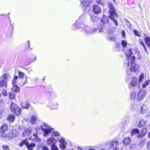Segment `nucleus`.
I'll list each match as a JSON object with an SVG mask.
<instances>
[{
  "label": "nucleus",
  "instance_id": "60",
  "mask_svg": "<svg viewBox=\"0 0 150 150\" xmlns=\"http://www.w3.org/2000/svg\"><path fill=\"white\" fill-rule=\"evenodd\" d=\"M77 150H83V149H82L81 147L80 146H78L77 147Z\"/></svg>",
  "mask_w": 150,
  "mask_h": 150
},
{
  "label": "nucleus",
  "instance_id": "50",
  "mask_svg": "<svg viewBox=\"0 0 150 150\" xmlns=\"http://www.w3.org/2000/svg\"><path fill=\"white\" fill-rule=\"evenodd\" d=\"M36 60V57H35V58L31 59V61H30V62L28 64H27V65H29L31 62H34V61H35Z\"/></svg>",
  "mask_w": 150,
  "mask_h": 150
},
{
  "label": "nucleus",
  "instance_id": "44",
  "mask_svg": "<svg viewBox=\"0 0 150 150\" xmlns=\"http://www.w3.org/2000/svg\"><path fill=\"white\" fill-rule=\"evenodd\" d=\"M109 38L110 40L111 41H115V38L112 35H110L109 36Z\"/></svg>",
  "mask_w": 150,
  "mask_h": 150
},
{
  "label": "nucleus",
  "instance_id": "8",
  "mask_svg": "<svg viewBox=\"0 0 150 150\" xmlns=\"http://www.w3.org/2000/svg\"><path fill=\"white\" fill-rule=\"evenodd\" d=\"M107 144L109 145V148L110 149L112 148L115 146V148L113 149V150H118L119 149V148L117 147L119 145V142L113 139L108 142Z\"/></svg>",
  "mask_w": 150,
  "mask_h": 150
},
{
  "label": "nucleus",
  "instance_id": "37",
  "mask_svg": "<svg viewBox=\"0 0 150 150\" xmlns=\"http://www.w3.org/2000/svg\"><path fill=\"white\" fill-rule=\"evenodd\" d=\"M51 150H58V148L56 144L51 146Z\"/></svg>",
  "mask_w": 150,
  "mask_h": 150
},
{
  "label": "nucleus",
  "instance_id": "11",
  "mask_svg": "<svg viewBox=\"0 0 150 150\" xmlns=\"http://www.w3.org/2000/svg\"><path fill=\"white\" fill-rule=\"evenodd\" d=\"M92 8L93 13L95 15L99 14L101 11V8L98 5H93L92 6Z\"/></svg>",
  "mask_w": 150,
  "mask_h": 150
},
{
  "label": "nucleus",
  "instance_id": "54",
  "mask_svg": "<svg viewBox=\"0 0 150 150\" xmlns=\"http://www.w3.org/2000/svg\"><path fill=\"white\" fill-rule=\"evenodd\" d=\"M18 78V76L15 75V76H14L13 79H14V80H17Z\"/></svg>",
  "mask_w": 150,
  "mask_h": 150
},
{
  "label": "nucleus",
  "instance_id": "32",
  "mask_svg": "<svg viewBox=\"0 0 150 150\" xmlns=\"http://www.w3.org/2000/svg\"><path fill=\"white\" fill-rule=\"evenodd\" d=\"M144 77V74L142 73L139 76V83L140 84L142 82V81Z\"/></svg>",
  "mask_w": 150,
  "mask_h": 150
},
{
  "label": "nucleus",
  "instance_id": "39",
  "mask_svg": "<svg viewBox=\"0 0 150 150\" xmlns=\"http://www.w3.org/2000/svg\"><path fill=\"white\" fill-rule=\"evenodd\" d=\"M96 3L97 4H100L101 5H102V6H103L105 4V3L104 2L101 0H96Z\"/></svg>",
  "mask_w": 150,
  "mask_h": 150
},
{
  "label": "nucleus",
  "instance_id": "41",
  "mask_svg": "<svg viewBox=\"0 0 150 150\" xmlns=\"http://www.w3.org/2000/svg\"><path fill=\"white\" fill-rule=\"evenodd\" d=\"M2 149L3 150H9V146L6 145H4L2 146Z\"/></svg>",
  "mask_w": 150,
  "mask_h": 150
},
{
  "label": "nucleus",
  "instance_id": "63",
  "mask_svg": "<svg viewBox=\"0 0 150 150\" xmlns=\"http://www.w3.org/2000/svg\"><path fill=\"white\" fill-rule=\"evenodd\" d=\"M131 26H132L131 24V23H129V25H128V28L129 29H130L131 28Z\"/></svg>",
  "mask_w": 150,
  "mask_h": 150
},
{
  "label": "nucleus",
  "instance_id": "48",
  "mask_svg": "<svg viewBox=\"0 0 150 150\" xmlns=\"http://www.w3.org/2000/svg\"><path fill=\"white\" fill-rule=\"evenodd\" d=\"M115 47L117 49H118L120 47V44L119 43H115Z\"/></svg>",
  "mask_w": 150,
  "mask_h": 150
},
{
  "label": "nucleus",
  "instance_id": "24",
  "mask_svg": "<svg viewBox=\"0 0 150 150\" xmlns=\"http://www.w3.org/2000/svg\"><path fill=\"white\" fill-rule=\"evenodd\" d=\"M15 117L13 114H10L8 115L7 117V120L8 121L13 122L15 120Z\"/></svg>",
  "mask_w": 150,
  "mask_h": 150
},
{
  "label": "nucleus",
  "instance_id": "2",
  "mask_svg": "<svg viewBox=\"0 0 150 150\" xmlns=\"http://www.w3.org/2000/svg\"><path fill=\"white\" fill-rule=\"evenodd\" d=\"M109 22V20L107 17L104 15L103 17L101 18L100 22L97 25V28H93L92 31L91 28L86 25H85V27L82 29L84 32L87 34H92L95 33L97 30L99 29L98 32L99 33H103L105 29H107L108 26H106Z\"/></svg>",
  "mask_w": 150,
  "mask_h": 150
},
{
  "label": "nucleus",
  "instance_id": "17",
  "mask_svg": "<svg viewBox=\"0 0 150 150\" xmlns=\"http://www.w3.org/2000/svg\"><path fill=\"white\" fill-rule=\"evenodd\" d=\"M131 142V140L130 137H126L122 141L123 144L124 146H127Z\"/></svg>",
  "mask_w": 150,
  "mask_h": 150
},
{
  "label": "nucleus",
  "instance_id": "15",
  "mask_svg": "<svg viewBox=\"0 0 150 150\" xmlns=\"http://www.w3.org/2000/svg\"><path fill=\"white\" fill-rule=\"evenodd\" d=\"M147 129L146 128H142V133H140L137 135V137L138 138H142L144 137L146 134Z\"/></svg>",
  "mask_w": 150,
  "mask_h": 150
},
{
  "label": "nucleus",
  "instance_id": "28",
  "mask_svg": "<svg viewBox=\"0 0 150 150\" xmlns=\"http://www.w3.org/2000/svg\"><path fill=\"white\" fill-rule=\"evenodd\" d=\"M37 119V117L36 116L34 115H33L31 117L30 122L33 124H35L36 123Z\"/></svg>",
  "mask_w": 150,
  "mask_h": 150
},
{
  "label": "nucleus",
  "instance_id": "61",
  "mask_svg": "<svg viewBox=\"0 0 150 150\" xmlns=\"http://www.w3.org/2000/svg\"><path fill=\"white\" fill-rule=\"evenodd\" d=\"M83 6V7H82V9H83V11H84L85 10H86V8L87 7L84 6Z\"/></svg>",
  "mask_w": 150,
  "mask_h": 150
},
{
  "label": "nucleus",
  "instance_id": "1",
  "mask_svg": "<svg viewBox=\"0 0 150 150\" xmlns=\"http://www.w3.org/2000/svg\"><path fill=\"white\" fill-rule=\"evenodd\" d=\"M43 126L45 128H43L42 125L40 126V127H35V133H34L33 136L34 137L35 141L37 142H40L41 141L40 139L39 138L37 133L38 132L41 130L43 132V136L44 137H46L49 135L50 133L52 132L51 135L55 137L59 136L60 135L59 133L57 131H54V129L52 128V127L49 126L47 124L45 123H43Z\"/></svg>",
  "mask_w": 150,
  "mask_h": 150
},
{
  "label": "nucleus",
  "instance_id": "14",
  "mask_svg": "<svg viewBox=\"0 0 150 150\" xmlns=\"http://www.w3.org/2000/svg\"><path fill=\"white\" fill-rule=\"evenodd\" d=\"M32 132V129L31 128L28 127L25 128L23 132V136H30V134Z\"/></svg>",
  "mask_w": 150,
  "mask_h": 150
},
{
  "label": "nucleus",
  "instance_id": "49",
  "mask_svg": "<svg viewBox=\"0 0 150 150\" xmlns=\"http://www.w3.org/2000/svg\"><path fill=\"white\" fill-rule=\"evenodd\" d=\"M138 58L139 59H140L141 58V55L140 54L139 52H138L137 53Z\"/></svg>",
  "mask_w": 150,
  "mask_h": 150
},
{
  "label": "nucleus",
  "instance_id": "23",
  "mask_svg": "<svg viewBox=\"0 0 150 150\" xmlns=\"http://www.w3.org/2000/svg\"><path fill=\"white\" fill-rule=\"evenodd\" d=\"M11 90L13 92H18L20 90V88L17 85H13Z\"/></svg>",
  "mask_w": 150,
  "mask_h": 150
},
{
  "label": "nucleus",
  "instance_id": "55",
  "mask_svg": "<svg viewBox=\"0 0 150 150\" xmlns=\"http://www.w3.org/2000/svg\"><path fill=\"white\" fill-rule=\"evenodd\" d=\"M108 32L109 33L112 34L113 33L112 30H111L110 29H109L108 30Z\"/></svg>",
  "mask_w": 150,
  "mask_h": 150
},
{
  "label": "nucleus",
  "instance_id": "31",
  "mask_svg": "<svg viewBox=\"0 0 150 150\" xmlns=\"http://www.w3.org/2000/svg\"><path fill=\"white\" fill-rule=\"evenodd\" d=\"M127 42L126 40H122L121 41V45L123 48H125L127 47Z\"/></svg>",
  "mask_w": 150,
  "mask_h": 150
},
{
  "label": "nucleus",
  "instance_id": "36",
  "mask_svg": "<svg viewBox=\"0 0 150 150\" xmlns=\"http://www.w3.org/2000/svg\"><path fill=\"white\" fill-rule=\"evenodd\" d=\"M81 3L83 6L88 7L89 6L88 3L87 1H81Z\"/></svg>",
  "mask_w": 150,
  "mask_h": 150
},
{
  "label": "nucleus",
  "instance_id": "4",
  "mask_svg": "<svg viewBox=\"0 0 150 150\" xmlns=\"http://www.w3.org/2000/svg\"><path fill=\"white\" fill-rule=\"evenodd\" d=\"M86 19L85 13H83L79 17L76 23H74L72 26V29L74 30L76 29H81L82 30L85 26V22Z\"/></svg>",
  "mask_w": 150,
  "mask_h": 150
},
{
  "label": "nucleus",
  "instance_id": "6",
  "mask_svg": "<svg viewBox=\"0 0 150 150\" xmlns=\"http://www.w3.org/2000/svg\"><path fill=\"white\" fill-rule=\"evenodd\" d=\"M136 58L134 56H132V57L130 60V70L131 72H135L138 71L139 67L135 63Z\"/></svg>",
  "mask_w": 150,
  "mask_h": 150
},
{
  "label": "nucleus",
  "instance_id": "38",
  "mask_svg": "<svg viewBox=\"0 0 150 150\" xmlns=\"http://www.w3.org/2000/svg\"><path fill=\"white\" fill-rule=\"evenodd\" d=\"M17 132L16 130H13L12 131V132H11V135L13 137H16V136L17 135Z\"/></svg>",
  "mask_w": 150,
  "mask_h": 150
},
{
  "label": "nucleus",
  "instance_id": "46",
  "mask_svg": "<svg viewBox=\"0 0 150 150\" xmlns=\"http://www.w3.org/2000/svg\"><path fill=\"white\" fill-rule=\"evenodd\" d=\"M121 35L123 38H124L126 36V34L124 30H122L121 31Z\"/></svg>",
  "mask_w": 150,
  "mask_h": 150
},
{
  "label": "nucleus",
  "instance_id": "27",
  "mask_svg": "<svg viewBox=\"0 0 150 150\" xmlns=\"http://www.w3.org/2000/svg\"><path fill=\"white\" fill-rule=\"evenodd\" d=\"M18 107L14 103L11 101L10 104V108L11 112L14 110V109Z\"/></svg>",
  "mask_w": 150,
  "mask_h": 150
},
{
  "label": "nucleus",
  "instance_id": "52",
  "mask_svg": "<svg viewBox=\"0 0 150 150\" xmlns=\"http://www.w3.org/2000/svg\"><path fill=\"white\" fill-rule=\"evenodd\" d=\"M16 80H14L13 79L12 81V85H16Z\"/></svg>",
  "mask_w": 150,
  "mask_h": 150
},
{
  "label": "nucleus",
  "instance_id": "47",
  "mask_svg": "<svg viewBox=\"0 0 150 150\" xmlns=\"http://www.w3.org/2000/svg\"><path fill=\"white\" fill-rule=\"evenodd\" d=\"M10 24H11V25L10 26L9 28L11 29V33H12L13 32V30L14 29V27L13 26V25L11 23Z\"/></svg>",
  "mask_w": 150,
  "mask_h": 150
},
{
  "label": "nucleus",
  "instance_id": "20",
  "mask_svg": "<svg viewBox=\"0 0 150 150\" xmlns=\"http://www.w3.org/2000/svg\"><path fill=\"white\" fill-rule=\"evenodd\" d=\"M137 79L134 77H133L132 81L130 82V84L131 87H134L137 85Z\"/></svg>",
  "mask_w": 150,
  "mask_h": 150
},
{
  "label": "nucleus",
  "instance_id": "5",
  "mask_svg": "<svg viewBox=\"0 0 150 150\" xmlns=\"http://www.w3.org/2000/svg\"><path fill=\"white\" fill-rule=\"evenodd\" d=\"M144 43L143 41L141 39H139V42L140 44L142 46L144 52L147 54H148V51L146 45L148 47L150 48V37L146 34H144Z\"/></svg>",
  "mask_w": 150,
  "mask_h": 150
},
{
  "label": "nucleus",
  "instance_id": "42",
  "mask_svg": "<svg viewBox=\"0 0 150 150\" xmlns=\"http://www.w3.org/2000/svg\"><path fill=\"white\" fill-rule=\"evenodd\" d=\"M18 74L19 76L21 78H23L24 76V75H25V74L21 71H19Z\"/></svg>",
  "mask_w": 150,
  "mask_h": 150
},
{
  "label": "nucleus",
  "instance_id": "3",
  "mask_svg": "<svg viewBox=\"0 0 150 150\" xmlns=\"http://www.w3.org/2000/svg\"><path fill=\"white\" fill-rule=\"evenodd\" d=\"M108 5L109 10L108 13L109 14V16H107L108 20V18L111 19L114 23L115 25L117 26L118 25V23L117 21L115 18V17H117V14L116 11V10L115 7L113 6L112 4L110 2H108ZM107 17V16H106ZM109 21V20H108ZM109 22L108 24H107L106 26H108L107 29H105V30H107L109 27L108 25L109 24Z\"/></svg>",
  "mask_w": 150,
  "mask_h": 150
},
{
  "label": "nucleus",
  "instance_id": "53",
  "mask_svg": "<svg viewBox=\"0 0 150 150\" xmlns=\"http://www.w3.org/2000/svg\"><path fill=\"white\" fill-rule=\"evenodd\" d=\"M24 144V143L22 142V141L21 142L18 144V145L21 147H22L23 145Z\"/></svg>",
  "mask_w": 150,
  "mask_h": 150
},
{
  "label": "nucleus",
  "instance_id": "56",
  "mask_svg": "<svg viewBox=\"0 0 150 150\" xmlns=\"http://www.w3.org/2000/svg\"><path fill=\"white\" fill-rule=\"evenodd\" d=\"M125 22H126V23L127 24V25H128V24L129 23H130L129 22V21L127 19H125Z\"/></svg>",
  "mask_w": 150,
  "mask_h": 150
},
{
  "label": "nucleus",
  "instance_id": "16",
  "mask_svg": "<svg viewBox=\"0 0 150 150\" xmlns=\"http://www.w3.org/2000/svg\"><path fill=\"white\" fill-rule=\"evenodd\" d=\"M37 150H49L48 147L45 146L42 144H40L37 146Z\"/></svg>",
  "mask_w": 150,
  "mask_h": 150
},
{
  "label": "nucleus",
  "instance_id": "43",
  "mask_svg": "<svg viewBox=\"0 0 150 150\" xmlns=\"http://www.w3.org/2000/svg\"><path fill=\"white\" fill-rule=\"evenodd\" d=\"M22 141V142H23L24 143V144L26 146L29 143L28 142L27 140L26 139H23V140Z\"/></svg>",
  "mask_w": 150,
  "mask_h": 150
},
{
  "label": "nucleus",
  "instance_id": "19",
  "mask_svg": "<svg viewBox=\"0 0 150 150\" xmlns=\"http://www.w3.org/2000/svg\"><path fill=\"white\" fill-rule=\"evenodd\" d=\"M8 129V126L7 124H4L0 127V132L3 133L6 131Z\"/></svg>",
  "mask_w": 150,
  "mask_h": 150
},
{
  "label": "nucleus",
  "instance_id": "22",
  "mask_svg": "<svg viewBox=\"0 0 150 150\" xmlns=\"http://www.w3.org/2000/svg\"><path fill=\"white\" fill-rule=\"evenodd\" d=\"M141 113L143 114L145 113H147V108L146 106L143 105L141 108Z\"/></svg>",
  "mask_w": 150,
  "mask_h": 150
},
{
  "label": "nucleus",
  "instance_id": "7",
  "mask_svg": "<svg viewBox=\"0 0 150 150\" xmlns=\"http://www.w3.org/2000/svg\"><path fill=\"white\" fill-rule=\"evenodd\" d=\"M0 81V87H4L6 88L7 87V75L5 74L3 75L2 77L1 78Z\"/></svg>",
  "mask_w": 150,
  "mask_h": 150
},
{
  "label": "nucleus",
  "instance_id": "64",
  "mask_svg": "<svg viewBox=\"0 0 150 150\" xmlns=\"http://www.w3.org/2000/svg\"><path fill=\"white\" fill-rule=\"evenodd\" d=\"M148 137L149 138H150V132L148 133Z\"/></svg>",
  "mask_w": 150,
  "mask_h": 150
},
{
  "label": "nucleus",
  "instance_id": "29",
  "mask_svg": "<svg viewBox=\"0 0 150 150\" xmlns=\"http://www.w3.org/2000/svg\"><path fill=\"white\" fill-rule=\"evenodd\" d=\"M137 96V92L134 91H132L130 95L131 99L134 100L136 98Z\"/></svg>",
  "mask_w": 150,
  "mask_h": 150
},
{
  "label": "nucleus",
  "instance_id": "59",
  "mask_svg": "<svg viewBox=\"0 0 150 150\" xmlns=\"http://www.w3.org/2000/svg\"><path fill=\"white\" fill-rule=\"evenodd\" d=\"M52 93H54V92H47L48 95H49L50 96H51V95L52 94Z\"/></svg>",
  "mask_w": 150,
  "mask_h": 150
},
{
  "label": "nucleus",
  "instance_id": "18",
  "mask_svg": "<svg viewBox=\"0 0 150 150\" xmlns=\"http://www.w3.org/2000/svg\"><path fill=\"white\" fill-rule=\"evenodd\" d=\"M22 108L23 109H28L30 106V104L27 102H23L21 103Z\"/></svg>",
  "mask_w": 150,
  "mask_h": 150
},
{
  "label": "nucleus",
  "instance_id": "51",
  "mask_svg": "<svg viewBox=\"0 0 150 150\" xmlns=\"http://www.w3.org/2000/svg\"><path fill=\"white\" fill-rule=\"evenodd\" d=\"M147 148L148 149H150V141L148 142L147 144Z\"/></svg>",
  "mask_w": 150,
  "mask_h": 150
},
{
  "label": "nucleus",
  "instance_id": "12",
  "mask_svg": "<svg viewBox=\"0 0 150 150\" xmlns=\"http://www.w3.org/2000/svg\"><path fill=\"white\" fill-rule=\"evenodd\" d=\"M58 142L60 143L59 144L60 148L62 149H65L66 148V145L67 144V142L62 137L58 140Z\"/></svg>",
  "mask_w": 150,
  "mask_h": 150
},
{
  "label": "nucleus",
  "instance_id": "33",
  "mask_svg": "<svg viewBox=\"0 0 150 150\" xmlns=\"http://www.w3.org/2000/svg\"><path fill=\"white\" fill-rule=\"evenodd\" d=\"M149 80H146L144 83L142 85V87L143 88H145L146 86L149 85V84L150 83Z\"/></svg>",
  "mask_w": 150,
  "mask_h": 150
},
{
  "label": "nucleus",
  "instance_id": "40",
  "mask_svg": "<svg viewBox=\"0 0 150 150\" xmlns=\"http://www.w3.org/2000/svg\"><path fill=\"white\" fill-rule=\"evenodd\" d=\"M91 18L92 21L93 22H95L97 19V18L94 16H91Z\"/></svg>",
  "mask_w": 150,
  "mask_h": 150
},
{
  "label": "nucleus",
  "instance_id": "62",
  "mask_svg": "<svg viewBox=\"0 0 150 150\" xmlns=\"http://www.w3.org/2000/svg\"><path fill=\"white\" fill-rule=\"evenodd\" d=\"M27 42L28 44V48L30 47V41H27Z\"/></svg>",
  "mask_w": 150,
  "mask_h": 150
},
{
  "label": "nucleus",
  "instance_id": "26",
  "mask_svg": "<svg viewBox=\"0 0 150 150\" xmlns=\"http://www.w3.org/2000/svg\"><path fill=\"white\" fill-rule=\"evenodd\" d=\"M36 144L33 143H29L26 146L27 148L29 150H33V148L35 146Z\"/></svg>",
  "mask_w": 150,
  "mask_h": 150
},
{
  "label": "nucleus",
  "instance_id": "9",
  "mask_svg": "<svg viewBox=\"0 0 150 150\" xmlns=\"http://www.w3.org/2000/svg\"><path fill=\"white\" fill-rule=\"evenodd\" d=\"M132 55V52L131 49H128L126 52V56L127 57V60L125 61L124 64H127V67H128L130 65L129 61L131 60Z\"/></svg>",
  "mask_w": 150,
  "mask_h": 150
},
{
  "label": "nucleus",
  "instance_id": "10",
  "mask_svg": "<svg viewBox=\"0 0 150 150\" xmlns=\"http://www.w3.org/2000/svg\"><path fill=\"white\" fill-rule=\"evenodd\" d=\"M146 94V91L144 89H141L137 93L136 99L139 101L142 100Z\"/></svg>",
  "mask_w": 150,
  "mask_h": 150
},
{
  "label": "nucleus",
  "instance_id": "25",
  "mask_svg": "<svg viewBox=\"0 0 150 150\" xmlns=\"http://www.w3.org/2000/svg\"><path fill=\"white\" fill-rule=\"evenodd\" d=\"M132 135H133L135 134H137L138 135L140 133V130L138 128H134L132 130L131 132Z\"/></svg>",
  "mask_w": 150,
  "mask_h": 150
},
{
  "label": "nucleus",
  "instance_id": "45",
  "mask_svg": "<svg viewBox=\"0 0 150 150\" xmlns=\"http://www.w3.org/2000/svg\"><path fill=\"white\" fill-rule=\"evenodd\" d=\"M2 95L5 96H7V91L3 89L2 91Z\"/></svg>",
  "mask_w": 150,
  "mask_h": 150
},
{
  "label": "nucleus",
  "instance_id": "13",
  "mask_svg": "<svg viewBox=\"0 0 150 150\" xmlns=\"http://www.w3.org/2000/svg\"><path fill=\"white\" fill-rule=\"evenodd\" d=\"M47 144L51 146L56 144L57 141L54 137H51L47 138Z\"/></svg>",
  "mask_w": 150,
  "mask_h": 150
},
{
  "label": "nucleus",
  "instance_id": "58",
  "mask_svg": "<svg viewBox=\"0 0 150 150\" xmlns=\"http://www.w3.org/2000/svg\"><path fill=\"white\" fill-rule=\"evenodd\" d=\"M1 136L2 137H5V134L4 133V132L3 133H1Z\"/></svg>",
  "mask_w": 150,
  "mask_h": 150
},
{
  "label": "nucleus",
  "instance_id": "21",
  "mask_svg": "<svg viewBox=\"0 0 150 150\" xmlns=\"http://www.w3.org/2000/svg\"><path fill=\"white\" fill-rule=\"evenodd\" d=\"M21 109L17 107L16 108L14 109V110L12 112H13L15 115L19 116L21 113Z\"/></svg>",
  "mask_w": 150,
  "mask_h": 150
},
{
  "label": "nucleus",
  "instance_id": "57",
  "mask_svg": "<svg viewBox=\"0 0 150 150\" xmlns=\"http://www.w3.org/2000/svg\"><path fill=\"white\" fill-rule=\"evenodd\" d=\"M145 142V140L143 139H141L140 140V143L142 144V143H143Z\"/></svg>",
  "mask_w": 150,
  "mask_h": 150
},
{
  "label": "nucleus",
  "instance_id": "30",
  "mask_svg": "<svg viewBox=\"0 0 150 150\" xmlns=\"http://www.w3.org/2000/svg\"><path fill=\"white\" fill-rule=\"evenodd\" d=\"M146 122L144 120H141L139 122L138 125L139 127H141L143 126H144L146 125Z\"/></svg>",
  "mask_w": 150,
  "mask_h": 150
},
{
  "label": "nucleus",
  "instance_id": "34",
  "mask_svg": "<svg viewBox=\"0 0 150 150\" xmlns=\"http://www.w3.org/2000/svg\"><path fill=\"white\" fill-rule=\"evenodd\" d=\"M9 98L10 99H13L15 97V94L12 92H9L8 93Z\"/></svg>",
  "mask_w": 150,
  "mask_h": 150
},
{
  "label": "nucleus",
  "instance_id": "35",
  "mask_svg": "<svg viewBox=\"0 0 150 150\" xmlns=\"http://www.w3.org/2000/svg\"><path fill=\"white\" fill-rule=\"evenodd\" d=\"M133 32L134 34L137 36L140 37V35L138 31L136 29H134L133 30Z\"/></svg>",
  "mask_w": 150,
  "mask_h": 150
}]
</instances>
